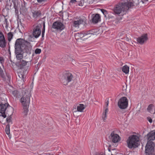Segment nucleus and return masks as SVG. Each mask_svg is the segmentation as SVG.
Listing matches in <instances>:
<instances>
[{
    "mask_svg": "<svg viewBox=\"0 0 155 155\" xmlns=\"http://www.w3.org/2000/svg\"><path fill=\"white\" fill-rule=\"evenodd\" d=\"M129 67L126 65L123 66L122 68V71L126 74L128 73L129 72Z\"/></svg>",
    "mask_w": 155,
    "mask_h": 155,
    "instance_id": "nucleus-20",
    "label": "nucleus"
},
{
    "mask_svg": "<svg viewBox=\"0 0 155 155\" xmlns=\"http://www.w3.org/2000/svg\"><path fill=\"white\" fill-rule=\"evenodd\" d=\"M37 1L39 3H41L43 2H45L46 1V0H37Z\"/></svg>",
    "mask_w": 155,
    "mask_h": 155,
    "instance_id": "nucleus-42",
    "label": "nucleus"
},
{
    "mask_svg": "<svg viewBox=\"0 0 155 155\" xmlns=\"http://www.w3.org/2000/svg\"><path fill=\"white\" fill-rule=\"evenodd\" d=\"M153 105L152 104H150L148 106L147 109V110L149 112H150L151 110L152 109V107H153Z\"/></svg>",
    "mask_w": 155,
    "mask_h": 155,
    "instance_id": "nucleus-30",
    "label": "nucleus"
},
{
    "mask_svg": "<svg viewBox=\"0 0 155 155\" xmlns=\"http://www.w3.org/2000/svg\"><path fill=\"white\" fill-rule=\"evenodd\" d=\"M128 100L126 97H121L118 101V106L120 109H126L128 106Z\"/></svg>",
    "mask_w": 155,
    "mask_h": 155,
    "instance_id": "nucleus-8",
    "label": "nucleus"
},
{
    "mask_svg": "<svg viewBox=\"0 0 155 155\" xmlns=\"http://www.w3.org/2000/svg\"><path fill=\"white\" fill-rule=\"evenodd\" d=\"M31 95L28 91L25 92L24 94L20 99V102L23 106H29L30 102V97Z\"/></svg>",
    "mask_w": 155,
    "mask_h": 155,
    "instance_id": "nucleus-6",
    "label": "nucleus"
},
{
    "mask_svg": "<svg viewBox=\"0 0 155 155\" xmlns=\"http://www.w3.org/2000/svg\"><path fill=\"white\" fill-rule=\"evenodd\" d=\"M34 27L32 34L35 38H37L41 34V24H35L34 25Z\"/></svg>",
    "mask_w": 155,
    "mask_h": 155,
    "instance_id": "nucleus-9",
    "label": "nucleus"
},
{
    "mask_svg": "<svg viewBox=\"0 0 155 155\" xmlns=\"http://www.w3.org/2000/svg\"><path fill=\"white\" fill-rule=\"evenodd\" d=\"M70 3L76 4L77 3V2L76 1V0H71L70 1Z\"/></svg>",
    "mask_w": 155,
    "mask_h": 155,
    "instance_id": "nucleus-37",
    "label": "nucleus"
},
{
    "mask_svg": "<svg viewBox=\"0 0 155 155\" xmlns=\"http://www.w3.org/2000/svg\"><path fill=\"white\" fill-rule=\"evenodd\" d=\"M45 32V31H42V34H41V36H42V39H43V38L44 37V33Z\"/></svg>",
    "mask_w": 155,
    "mask_h": 155,
    "instance_id": "nucleus-40",
    "label": "nucleus"
},
{
    "mask_svg": "<svg viewBox=\"0 0 155 155\" xmlns=\"http://www.w3.org/2000/svg\"><path fill=\"white\" fill-rule=\"evenodd\" d=\"M86 18L84 17H80L77 20L73 21V25L75 27L79 28V26L81 24H84L85 23Z\"/></svg>",
    "mask_w": 155,
    "mask_h": 155,
    "instance_id": "nucleus-12",
    "label": "nucleus"
},
{
    "mask_svg": "<svg viewBox=\"0 0 155 155\" xmlns=\"http://www.w3.org/2000/svg\"><path fill=\"white\" fill-rule=\"evenodd\" d=\"M73 78V76L72 74L69 72L67 71L64 74L61 81L64 85H66L68 83L71 81Z\"/></svg>",
    "mask_w": 155,
    "mask_h": 155,
    "instance_id": "nucleus-5",
    "label": "nucleus"
},
{
    "mask_svg": "<svg viewBox=\"0 0 155 155\" xmlns=\"http://www.w3.org/2000/svg\"><path fill=\"white\" fill-rule=\"evenodd\" d=\"M14 47L17 59L20 60L23 58V54L24 52L30 54L32 49V46L30 42L21 38L16 40Z\"/></svg>",
    "mask_w": 155,
    "mask_h": 155,
    "instance_id": "nucleus-1",
    "label": "nucleus"
},
{
    "mask_svg": "<svg viewBox=\"0 0 155 155\" xmlns=\"http://www.w3.org/2000/svg\"><path fill=\"white\" fill-rule=\"evenodd\" d=\"M100 155H105V154L103 153H101V154H100Z\"/></svg>",
    "mask_w": 155,
    "mask_h": 155,
    "instance_id": "nucleus-46",
    "label": "nucleus"
},
{
    "mask_svg": "<svg viewBox=\"0 0 155 155\" xmlns=\"http://www.w3.org/2000/svg\"><path fill=\"white\" fill-rule=\"evenodd\" d=\"M92 17L91 21L93 23L96 24L101 21V17L98 14H93Z\"/></svg>",
    "mask_w": 155,
    "mask_h": 155,
    "instance_id": "nucleus-15",
    "label": "nucleus"
},
{
    "mask_svg": "<svg viewBox=\"0 0 155 155\" xmlns=\"http://www.w3.org/2000/svg\"><path fill=\"white\" fill-rule=\"evenodd\" d=\"M32 13L33 17L36 18L41 15V13L40 11H34L32 12Z\"/></svg>",
    "mask_w": 155,
    "mask_h": 155,
    "instance_id": "nucleus-23",
    "label": "nucleus"
},
{
    "mask_svg": "<svg viewBox=\"0 0 155 155\" xmlns=\"http://www.w3.org/2000/svg\"><path fill=\"white\" fill-rule=\"evenodd\" d=\"M40 66H39V65H38V64L37 65H36L35 66V67L37 68H38V69L39 67H40Z\"/></svg>",
    "mask_w": 155,
    "mask_h": 155,
    "instance_id": "nucleus-43",
    "label": "nucleus"
},
{
    "mask_svg": "<svg viewBox=\"0 0 155 155\" xmlns=\"http://www.w3.org/2000/svg\"><path fill=\"white\" fill-rule=\"evenodd\" d=\"M75 61L73 59H72V61Z\"/></svg>",
    "mask_w": 155,
    "mask_h": 155,
    "instance_id": "nucleus-47",
    "label": "nucleus"
},
{
    "mask_svg": "<svg viewBox=\"0 0 155 155\" xmlns=\"http://www.w3.org/2000/svg\"><path fill=\"white\" fill-rule=\"evenodd\" d=\"M154 143L152 141H148L146 146L145 153L146 155H153Z\"/></svg>",
    "mask_w": 155,
    "mask_h": 155,
    "instance_id": "nucleus-7",
    "label": "nucleus"
},
{
    "mask_svg": "<svg viewBox=\"0 0 155 155\" xmlns=\"http://www.w3.org/2000/svg\"><path fill=\"white\" fill-rule=\"evenodd\" d=\"M110 137H111L110 138L113 143H117L119 140V136L117 134H115L114 131L111 132L110 134Z\"/></svg>",
    "mask_w": 155,
    "mask_h": 155,
    "instance_id": "nucleus-14",
    "label": "nucleus"
},
{
    "mask_svg": "<svg viewBox=\"0 0 155 155\" xmlns=\"http://www.w3.org/2000/svg\"><path fill=\"white\" fill-rule=\"evenodd\" d=\"M28 61L25 60H20L19 61L16 62V65L18 68V76L21 79V81H24L26 78V76L27 73V70L29 66H27Z\"/></svg>",
    "mask_w": 155,
    "mask_h": 155,
    "instance_id": "nucleus-2",
    "label": "nucleus"
},
{
    "mask_svg": "<svg viewBox=\"0 0 155 155\" xmlns=\"http://www.w3.org/2000/svg\"><path fill=\"white\" fill-rule=\"evenodd\" d=\"M148 39L147 35V34H145L137 38V40L138 43L141 45L143 44Z\"/></svg>",
    "mask_w": 155,
    "mask_h": 155,
    "instance_id": "nucleus-13",
    "label": "nucleus"
},
{
    "mask_svg": "<svg viewBox=\"0 0 155 155\" xmlns=\"http://www.w3.org/2000/svg\"><path fill=\"white\" fill-rule=\"evenodd\" d=\"M5 130L6 133L7 134H10L9 125V124H8L7 125Z\"/></svg>",
    "mask_w": 155,
    "mask_h": 155,
    "instance_id": "nucleus-28",
    "label": "nucleus"
},
{
    "mask_svg": "<svg viewBox=\"0 0 155 155\" xmlns=\"http://www.w3.org/2000/svg\"><path fill=\"white\" fill-rule=\"evenodd\" d=\"M87 31L80 32L78 33L77 34L78 35V37H80L82 40H83V38L87 35L86 34L87 33Z\"/></svg>",
    "mask_w": 155,
    "mask_h": 155,
    "instance_id": "nucleus-22",
    "label": "nucleus"
},
{
    "mask_svg": "<svg viewBox=\"0 0 155 155\" xmlns=\"http://www.w3.org/2000/svg\"><path fill=\"white\" fill-rule=\"evenodd\" d=\"M109 151H110V150H109Z\"/></svg>",
    "mask_w": 155,
    "mask_h": 155,
    "instance_id": "nucleus-48",
    "label": "nucleus"
},
{
    "mask_svg": "<svg viewBox=\"0 0 155 155\" xmlns=\"http://www.w3.org/2000/svg\"><path fill=\"white\" fill-rule=\"evenodd\" d=\"M12 93L14 97L17 98L19 95V92L17 90L12 91Z\"/></svg>",
    "mask_w": 155,
    "mask_h": 155,
    "instance_id": "nucleus-25",
    "label": "nucleus"
},
{
    "mask_svg": "<svg viewBox=\"0 0 155 155\" xmlns=\"http://www.w3.org/2000/svg\"><path fill=\"white\" fill-rule=\"evenodd\" d=\"M41 63H42L41 61H39L38 62V65H39V66H40V65L41 64Z\"/></svg>",
    "mask_w": 155,
    "mask_h": 155,
    "instance_id": "nucleus-44",
    "label": "nucleus"
},
{
    "mask_svg": "<svg viewBox=\"0 0 155 155\" xmlns=\"http://www.w3.org/2000/svg\"><path fill=\"white\" fill-rule=\"evenodd\" d=\"M52 27L57 30L61 31L65 28V26L60 21H57L53 23Z\"/></svg>",
    "mask_w": 155,
    "mask_h": 155,
    "instance_id": "nucleus-11",
    "label": "nucleus"
},
{
    "mask_svg": "<svg viewBox=\"0 0 155 155\" xmlns=\"http://www.w3.org/2000/svg\"><path fill=\"white\" fill-rule=\"evenodd\" d=\"M134 4L132 2L127 1L125 2H120L114 7L113 9V13L115 15H119L122 12H126Z\"/></svg>",
    "mask_w": 155,
    "mask_h": 155,
    "instance_id": "nucleus-3",
    "label": "nucleus"
},
{
    "mask_svg": "<svg viewBox=\"0 0 155 155\" xmlns=\"http://www.w3.org/2000/svg\"><path fill=\"white\" fill-rule=\"evenodd\" d=\"M45 21L43 22V29L42 31H45Z\"/></svg>",
    "mask_w": 155,
    "mask_h": 155,
    "instance_id": "nucleus-39",
    "label": "nucleus"
},
{
    "mask_svg": "<svg viewBox=\"0 0 155 155\" xmlns=\"http://www.w3.org/2000/svg\"><path fill=\"white\" fill-rule=\"evenodd\" d=\"M101 12H102V13L105 16L107 14V12L106 10H105L104 9H101Z\"/></svg>",
    "mask_w": 155,
    "mask_h": 155,
    "instance_id": "nucleus-33",
    "label": "nucleus"
},
{
    "mask_svg": "<svg viewBox=\"0 0 155 155\" xmlns=\"http://www.w3.org/2000/svg\"><path fill=\"white\" fill-rule=\"evenodd\" d=\"M8 41L9 42L11 41L13 36L12 33L11 32H9L8 34Z\"/></svg>",
    "mask_w": 155,
    "mask_h": 155,
    "instance_id": "nucleus-26",
    "label": "nucleus"
},
{
    "mask_svg": "<svg viewBox=\"0 0 155 155\" xmlns=\"http://www.w3.org/2000/svg\"><path fill=\"white\" fill-rule=\"evenodd\" d=\"M14 7L15 9V12L16 14H17L18 12V7L16 5L15 2H13Z\"/></svg>",
    "mask_w": 155,
    "mask_h": 155,
    "instance_id": "nucleus-27",
    "label": "nucleus"
},
{
    "mask_svg": "<svg viewBox=\"0 0 155 155\" xmlns=\"http://www.w3.org/2000/svg\"><path fill=\"white\" fill-rule=\"evenodd\" d=\"M10 107L12 109V107H10L8 104L5 103L0 104V113L1 114V115L4 118H5L6 117V115L5 114V111H6L7 109L9 108Z\"/></svg>",
    "mask_w": 155,
    "mask_h": 155,
    "instance_id": "nucleus-10",
    "label": "nucleus"
},
{
    "mask_svg": "<svg viewBox=\"0 0 155 155\" xmlns=\"http://www.w3.org/2000/svg\"><path fill=\"white\" fill-rule=\"evenodd\" d=\"M139 141V137L136 135H132L130 136L126 142L127 147L130 149H134L137 147L138 145Z\"/></svg>",
    "mask_w": 155,
    "mask_h": 155,
    "instance_id": "nucleus-4",
    "label": "nucleus"
},
{
    "mask_svg": "<svg viewBox=\"0 0 155 155\" xmlns=\"http://www.w3.org/2000/svg\"><path fill=\"white\" fill-rule=\"evenodd\" d=\"M12 117L11 115L8 117L6 118V121L8 123H10L12 121Z\"/></svg>",
    "mask_w": 155,
    "mask_h": 155,
    "instance_id": "nucleus-32",
    "label": "nucleus"
},
{
    "mask_svg": "<svg viewBox=\"0 0 155 155\" xmlns=\"http://www.w3.org/2000/svg\"><path fill=\"white\" fill-rule=\"evenodd\" d=\"M41 52V50L39 48H36L35 51V53L36 54H40Z\"/></svg>",
    "mask_w": 155,
    "mask_h": 155,
    "instance_id": "nucleus-31",
    "label": "nucleus"
},
{
    "mask_svg": "<svg viewBox=\"0 0 155 155\" xmlns=\"http://www.w3.org/2000/svg\"><path fill=\"white\" fill-rule=\"evenodd\" d=\"M90 35H87L86 36H85V37H84V38H83V40H84V39H87L88 38L90 37L91 36Z\"/></svg>",
    "mask_w": 155,
    "mask_h": 155,
    "instance_id": "nucleus-38",
    "label": "nucleus"
},
{
    "mask_svg": "<svg viewBox=\"0 0 155 155\" xmlns=\"http://www.w3.org/2000/svg\"><path fill=\"white\" fill-rule=\"evenodd\" d=\"M140 1L143 3L146 4L147 2L148 1V0H140Z\"/></svg>",
    "mask_w": 155,
    "mask_h": 155,
    "instance_id": "nucleus-36",
    "label": "nucleus"
},
{
    "mask_svg": "<svg viewBox=\"0 0 155 155\" xmlns=\"http://www.w3.org/2000/svg\"><path fill=\"white\" fill-rule=\"evenodd\" d=\"M106 103V107L107 108L108 106V104H109V101H107L105 103Z\"/></svg>",
    "mask_w": 155,
    "mask_h": 155,
    "instance_id": "nucleus-41",
    "label": "nucleus"
},
{
    "mask_svg": "<svg viewBox=\"0 0 155 155\" xmlns=\"http://www.w3.org/2000/svg\"><path fill=\"white\" fill-rule=\"evenodd\" d=\"M108 108L106 107V109L104 110V114H103L102 116V118L105 121L106 120L107 117V113L108 112Z\"/></svg>",
    "mask_w": 155,
    "mask_h": 155,
    "instance_id": "nucleus-24",
    "label": "nucleus"
},
{
    "mask_svg": "<svg viewBox=\"0 0 155 155\" xmlns=\"http://www.w3.org/2000/svg\"><path fill=\"white\" fill-rule=\"evenodd\" d=\"M147 120L150 123H152V120L151 118L150 117H148L147 118Z\"/></svg>",
    "mask_w": 155,
    "mask_h": 155,
    "instance_id": "nucleus-35",
    "label": "nucleus"
},
{
    "mask_svg": "<svg viewBox=\"0 0 155 155\" xmlns=\"http://www.w3.org/2000/svg\"><path fill=\"white\" fill-rule=\"evenodd\" d=\"M85 108V107L83 104H80L77 107V111L82 112Z\"/></svg>",
    "mask_w": 155,
    "mask_h": 155,
    "instance_id": "nucleus-19",
    "label": "nucleus"
},
{
    "mask_svg": "<svg viewBox=\"0 0 155 155\" xmlns=\"http://www.w3.org/2000/svg\"><path fill=\"white\" fill-rule=\"evenodd\" d=\"M23 112L22 114L25 116H26L28 114V107L29 106H23Z\"/></svg>",
    "mask_w": 155,
    "mask_h": 155,
    "instance_id": "nucleus-18",
    "label": "nucleus"
},
{
    "mask_svg": "<svg viewBox=\"0 0 155 155\" xmlns=\"http://www.w3.org/2000/svg\"><path fill=\"white\" fill-rule=\"evenodd\" d=\"M155 134L153 131L150 132L147 134V137L148 141H151V140H153L155 139V137H154Z\"/></svg>",
    "mask_w": 155,
    "mask_h": 155,
    "instance_id": "nucleus-17",
    "label": "nucleus"
},
{
    "mask_svg": "<svg viewBox=\"0 0 155 155\" xmlns=\"http://www.w3.org/2000/svg\"><path fill=\"white\" fill-rule=\"evenodd\" d=\"M5 60L2 57H0V62L2 64H3L4 63Z\"/></svg>",
    "mask_w": 155,
    "mask_h": 155,
    "instance_id": "nucleus-34",
    "label": "nucleus"
},
{
    "mask_svg": "<svg viewBox=\"0 0 155 155\" xmlns=\"http://www.w3.org/2000/svg\"><path fill=\"white\" fill-rule=\"evenodd\" d=\"M5 22L6 23H7V19H6V18H5Z\"/></svg>",
    "mask_w": 155,
    "mask_h": 155,
    "instance_id": "nucleus-45",
    "label": "nucleus"
},
{
    "mask_svg": "<svg viewBox=\"0 0 155 155\" xmlns=\"http://www.w3.org/2000/svg\"><path fill=\"white\" fill-rule=\"evenodd\" d=\"M84 0H81L79 2H77L76 4H78L80 6H83L84 5Z\"/></svg>",
    "mask_w": 155,
    "mask_h": 155,
    "instance_id": "nucleus-29",
    "label": "nucleus"
},
{
    "mask_svg": "<svg viewBox=\"0 0 155 155\" xmlns=\"http://www.w3.org/2000/svg\"><path fill=\"white\" fill-rule=\"evenodd\" d=\"M6 46V41L2 33L0 31V47L4 48Z\"/></svg>",
    "mask_w": 155,
    "mask_h": 155,
    "instance_id": "nucleus-16",
    "label": "nucleus"
},
{
    "mask_svg": "<svg viewBox=\"0 0 155 155\" xmlns=\"http://www.w3.org/2000/svg\"><path fill=\"white\" fill-rule=\"evenodd\" d=\"M97 29H93L89 31H87V35H96V33L97 32Z\"/></svg>",
    "mask_w": 155,
    "mask_h": 155,
    "instance_id": "nucleus-21",
    "label": "nucleus"
}]
</instances>
